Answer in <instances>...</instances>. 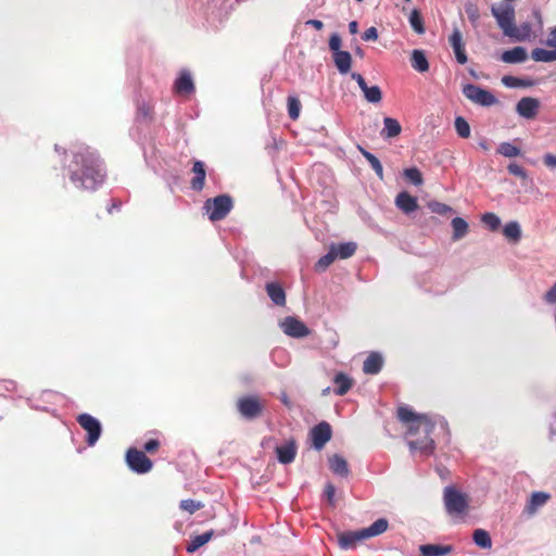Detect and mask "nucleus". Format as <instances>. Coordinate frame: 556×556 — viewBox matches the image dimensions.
<instances>
[{"label": "nucleus", "instance_id": "423d86ee", "mask_svg": "<svg viewBox=\"0 0 556 556\" xmlns=\"http://www.w3.org/2000/svg\"><path fill=\"white\" fill-rule=\"evenodd\" d=\"M491 13L495 17L498 27L502 29L505 36L509 35L515 25V9L510 2L493 4L491 7Z\"/></svg>", "mask_w": 556, "mask_h": 556}, {"label": "nucleus", "instance_id": "b1692460", "mask_svg": "<svg viewBox=\"0 0 556 556\" xmlns=\"http://www.w3.org/2000/svg\"><path fill=\"white\" fill-rule=\"evenodd\" d=\"M192 172L194 177L191 180V188L195 191H201L204 187L205 181V166L202 161H195L193 163Z\"/></svg>", "mask_w": 556, "mask_h": 556}, {"label": "nucleus", "instance_id": "c9c22d12", "mask_svg": "<svg viewBox=\"0 0 556 556\" xmlns=\"http://www.w3.org/2000/svg\"><path fill=\"white\" fill-rule=\"evenodd\" d=\"M333 382L337 386L334 390L337 395H344L352 387V380L343 372L337 374Z\"/></svg>", "mask_w": 556, "mask_h": 556}, {"label": "nucleus", "instance_id": "e2e57ef3", "mask_svg": "<svg viewBox=\"0 0 556 556\" xmlns=\"http://www.w3.org/2000/svg\"><path fill=\"white\" fill-rule=\"evenodd\" d=\"M138 110H139V114L142 115L143 117H148L150 114V110L146 105L140 106Z\"/></svg>", "mask_w": 556, "mask_h": 556}, {"label": "nucleus", "instance_id": "13d9d810", "mask_svg": "<svg viewBox=\"0 0 556 556\" xmlns=\"http://www.w3.org/2000/svg\"><path fill=\"white\" fill-rule=\"evenodd\" d=\"M548 47L556 48V26L551 29L548 38L545 42Z\"/></svg>", "mask_w": 556, "mask_h": 556}, {"label": "nucleus", "instance_id": "39448f33", "mask_svg": "<svg viewBox=\"0 0 556 556\" xmlns=\"http://www.w3.org/2000/svg\"><path fill=\"white\" fill-rule=\"evenodd\" d=\"M204 208L206 210L211 220H222L231 211L232 200L227 194H220L214 199L206 200L204 203Z\"/></svg>", "mask_w": 556, "mask_h": 556}, {"label": "nucleus", "instance_id": "680f3d73", "mask_svg": "<svg viewBox=\"0 0 556 556\" xmlns=\"http://www.w3.org/2000/svg\"><path fill=\"white\" fill-rule=\"evenodd\" d=\"M349 30L352 35L357 34L358 31V24L356 21H352L349 23Z\"/></svg>", "mask_w": 556, "mask_h": 556}, {"label": "nucleus", "instance_id": "a878e982", "mask_svg": "<svg viewBox=\"0 0 556 556\" xmlns=\"http://www.w3.org/2000/svg\"><path fill=\"white\" fill-rule=\"evenodd\" d=\"M329 468L334 475L343 478L350 473L348 462L339 454H334L329 458Z\"/></svg>", "mask_w": 556, "mask_h": 556}, {"label": "nucleus", "instance_id": "864d4df0", "mask_svg": "<svg viewBox=\"0 0 556 556\" xmlns=\"http://www.w3.org/2000/svg\"><path fill=\"white\" fill-rule=\"evenodd\" d=\"M543 299L547 304H556V282L544 294Z\"/></svg>", "mask_w": 556, "mask_h": 556}, {"label": "nucleus", "instance_id": "1a4fd4ad", "mask_svg": "<svg viewBox=\"0 0 556 556\" xmlns=\"http://www.w3.org/2000/svg\"><path fill=\"white\" fill-rule=\"evenodd\" d=\"M77 421L83 429L88 432L87 443L89 446H93L101 435V424L94 417L89 414H80L77 417Z\"/></svg>", "mask_w": 556, "mask_h": 556}, {"label": "nucleus", "instance_id": "774afa93", "mask_svg": "<svg viewBox=\"0 0 556 556\" xmlns=\"http://www.w3.org/2000/svg\"><path fill=\"white\" fill-rule=\"evenodd\" d=\"M281 401L285 405H289V400H288V396L286 394H282L281 396Z\"/></svg>", "mask_w": 556, "mask_h": 556}, {"label": "nucleus", "instance_id": "f03ea898", "mask_svg": "<svg viewBox=\"0 0 556 556\" xmlns=\"http://www.w3.org/2000/svg\"><path fill=\"white\" fill-rule=\"evenodd\" d=\"M397 417L402 422L409 424L408 434L424 435L422 438L409 440V450L413 453L418 451L422 456L432 455L435 450V443L434 440L430 438V434L437 424H440L441 428L445 429L447 427V422L441 417L432 419L429 415H418L407 406L399 407Z\"/></svg>", "mask_w": 556, "mask_h": 556}, {"label": "nucleus", "instance_id": "c85d7f7f", "mask_svg": "<svg viewBox=\"0 0 556 556\" xmlns=\"http://www.w3.org/2000/svg\"><path fill=\"white\" fill-rule=\"evenodd\" d=\"M410 64L412 67L419 73H425L429 70V62L427 60V56L425 52L419 49L413 50L410 56Z\"/></svg>", "mask_w": 556, "mask_h": 556}, {"label": "nucleus", "instance_id": "3c124183", "mask_svg": "<svg viewBox=\"0 0 556 556\" xmlns=\"http://www.w3.org/2000/svg\"><path fill=\"white\" fill-rule=\"evenodd\" d=\"M341 48V37L339 34L334 33L329 38V49L332 51V54L337 52H342Z\"/></svg>", "mask_w": 556, "mask_h": 556}, {"label": "nucleus", "instance_id": "20e7f679", "mask_svg": "<svg viewBox=\"0 0 556 556\" xmlns=\"http://www.w3.org/2000/svg\"><path fill=\"white\" fill-rule=\"evenodd\" d=\"M443 500L446 511L452 516L463 515L468 508L467 496L452 485L445 486Z\"/></svg>", "mask_w": 556, "mask_h": 556}, {"label": "nucleus", "instance_id": "79ce46f5", "mask_svg": "<svg viewBox=\"0 0 556 556\" xmlns=\"http://www.w3.org/2000/svg\"><path fill=\"white\" fill-rule=\"evenodd\" d=\"M454 125L455 130L460 138H468L470 136V126L464 117L457 116Z\"/></svg>", "mask_w": 556, "mask_h": 556}, {"label": "nucleus", "instance_id": "2f4dec72", "mask_svg": "<svg viewBox=\"0 0 556 556\" xmlns=\"http://www.w3.org/2000/svg\"><path fill=\"white\" fill-rule=\"evenodd\" d=\"M503 235L508 241L518 242L522 236L520 224L516 220L507 223L503 228Z\"/></svg>", "mask_w": 556, "mask_h": 556}, {"label": "nucleus", "instance_id": "ddd939ff", "mask_svg": "<svg viewBox=\"0 0 556 556\" xmlns=\"http://www.w3.org/2000/svg\"><path fill=\"white\" fill-rule=\"evenodd\" d=\"M351 78L357 83L358 87L361 88V90L364 93L365 99L369 103L375 104V103H379L381 101L382 91L379 86L368 87L365 78L358 73H352Z\"/></svg>", "mask_w": 556, "mask_h": 556}, {"label": "nucleus", "instance_id": "4468645a", "mask_svg": "<svg viewBox=\"0 0 556 556\" xmlns=\"http://www.w3.org/2000/svg\"><path fill=\"white\" fill-rule=\"evenodd\" d=\"M540 101L535 98L525 97L516 105V112L523 118L532 119L536 116Z\"/></svg>", "mask_w": 556, "mask_h": 556}, {"label": "nucleus", "instance_id": "052dcab7", "mask_svg": "<svg viewBox=\"0 0 556 556\" xmlns=\"http://www.w3.org/2000/svg\"><path fill=\"white\" fill-rule=\"evenodd\" d=\"M306 25L313 26L317 30H320L324 27V23L319 20H308L305 22Z\"/></svg>", "mask_w": 556, "mask_h": 556}, {"label": "nucleus", "instance_id": "5701e85b", "mask_svg": "<svg viewBox=\"0 0 556 556\" xmlns=\"http://www.w3.org/2000/svg\"><path fill=\"white\" fill-rule=\"evenodd\" d=\"M501 60L508 64L522 63L527 60V51L523 47H515L504 51L501 55Z\"/></svg>", "mask_w": 556, "mask_h": 556}, {"label": "nucleus", "instance_id": "0e129e2a", "mask_svg": "<svg viewBox=\"0 0 556 556\" xmlns=\"http://www.w3.org/2000/svg\"><path fill=\"white\" fill-rule=\"evenodd\" d=\"M479 147L484 150V151H488L490 149V144L488 142V140L483 139L479 142Z\"/></svg>", "mask_w": 556, "mask_h": 556}, {"label": "nucleus", "instance_id": "cd10ccee", "mask_svg": "<svg viewBox=\"0 0 556 556\" xmlns=\"http://www.w3.org/2000/svg\"><path fill=\"white\" fill-rule=\"evenodd\" d=\"M266 292L270 300L279 306L286 304V293L282 287L277 282H268L266 285Z\"/></svg>", "mask_w": 556, "mask_h": 556}, {"label": "nucleus", "instance_id": "69168bd1", "mask_svg": "<svg viewBox=\"0 0 556 556\" xmlns=\"http://www.w3.org/2000/svg\"><path fill=\"white\" fill-rule=\"evenodd\" d=\"M551 438L556 442V422L551 428Z\"/></svg>", "mask_w": 556, "mask_h": 556}, {"label": "nucleus", "instance_id": "9d476101", "mask_svg": "<svg viewBox=\"0 0 556 556\" xmlns=\"http://www.w3.org/2000/svg\"><path fill=\"white\" fill-rule=\"evenodd\" d=\"M237 408L240 415L249 420L257 418L263 412V405L256 396H244L238 400Z\"/></svg>", "mask_w": 556, "mask_h": 556}, {"label": "nucleus", "instance_id": "338daca9", "mask_svg": "<svg viewBox=\"0 0 556 556\" xmlns=\"http://www.w3.org/2000/svg\"><path fill=\"white\" fill-rule=\"evenodd\" d=\"M533 14H534L535 18L538 20L539 27L542 28V24L543 23H542V17H541L540 12L539 11H534Z\"/></svg>", "mask_w": 556, "mask_h": 556}, {"label": "nucleus", "instance_id": "e433bc0d", "mask_svg": "<svg viewBox=\"0 0 556 556\" xmlns=\"http://www.w3.org/2000/svg\"><path fill=\"white\" fill-rule=\"evenodd\" d=\"M475 544L481 548H491L492 540L488 531L476 529L472 533Z\"/></svg>", "mask_w": 556, "mask_h": 556}, {"label": "nucleus", "instance_id": "8fccbe9b", "mask_svg": "<svg viewBox=\"0 0 556 556\" xmlns=\"http://www.w3.org/2000/svg\"><path fill=\"white\" fill-rule=\"evenodd\" d=\"M507 170H508L509 174H511V175H514L516 177H519L521 179H527L528 178L527 170L522 166H520V165H518L516 163H510L507 166Z\"/></svg>", "mask_w": 556, "mask_h": 556}, {"label": "nucleus", "instance_id": "473e14b6", "mask_svg": "<svg viewBox=\"0 0 556 556\" xmlns=\"http://www.w3.org/2000/svg\"><path fill=\"white\" fill-rule=\"evenodd\" d=\"M357 149L362 153V155L367 160V162L370 164V166H371L372 170L376 173V175L380 179H382L383 178V167H382L381 162L378 160V157L361 146H358Z\"/></svg>", "mask_w": 556, "mask_h": 556}, {"label": "nucleus", "instance_id": "0eeeda50", "mask_svg": "<svg viewBox=\"0 0 556 556\" xmlns=\"http://www.w3.org/2000/svg\"><path fill=\"white\" fill-rule=\"evenodd\" d=\"M463 94L472 103L481 106H491L497 102L496 97L491 91L475 84H466L463 87Z\"/></svg>", "mask_w": 556, "mask_h": 556}, {"label": "nucleus", "instance_id": "c03bdc74", "mask_svg": "<svg viewBox=\"0 0 556 556\" xmlns=\"http://www.w3.org/2000/svg\"><path fill=\"white\" fill-rule=\"evenodd\" d=\"M428 207L432 213H435L441 216H445L448 213L453 212V208L448 206L447 204L438 202V201H430L428 203Z\"/></svg>", "mask_w": 556, "mask_h": 556}, {"label": "nucleus", "instance_id": "393cba45", "mask_svg": "<svg viewBox=\"0 0 556 556\" xmlns=\"http://www.w3.org/2000/svg\"><path fill=\"white\" fill-rule=\"evenodd\" d=\"M402 131V126L397 122V119L392 117H384L383 118V128L380 131V136L383 139H390L399 136Z\"/></svg>", "mask_w": 556, "mask_h": 556}, {"label": "nucleus", "instance_id": "603ef678", "mask_svg": "<svg viewBox=\"0 0 556 556\" xmlns=\"http://www.w3.org/2000/svg\"><path fill=\"white\" fill-rule=\"evenodd\" d=\"M362 39L364 41H375L378 39V30L376 27L371 26L369 28H367L363 35H362Z\"/></svg>", "mask_w": 556, "mask_h": 556}, {"label": "nucleus", "instance_id": "4be33fe9", "mask_svg": "<svg viewBox=\"0 0 556 556\" xmlns=\"http://www.w3.org/2000/svg\"><path fill=\"white\" fill-rule=\"evenodd\" d=\"M421 556H446L453 552L452 545L422 544L419 546Z\"/></svg>", "mask_w": 556, "mask_h": 556}, {"label": "nucleus", "instance_id": "7ed1b4c3", "mask_svg": "<svg viewBox=\"0 0 556 556\" xmlns=\"http://www.w3.org/2000/svg\"><path fill=\"white\" fill-rule=\"evenodd\" d=\"M388 527V520L386 518H379L367 528L340 533L338 535V543L342 549H352L358 542L384 533Z\"/></svg>", "mask_w": 556, "mask_h": 556}, {"label": "nucleus", "instance_id": "ea45409f", "mask_svg": "<svg viewBox=\"0 0 556 556\" xmlns=\"http://www.w3.org/2000/svg\"><path fill=\"white\" fill-rule=\"evenodd\" d=\"M336 260L334 249L329 248L328 253L323 255L315 264L317 271L326 270Z\"/></svg>", "mask_w": 556, "mask_h": 556}, {"label": "nucleus", "instance_id": "58836bf2", "mask_svg": "<svg viewBox=\"0 0 556 556\" xmlns=\"http://www.w3.org/2000/svg\"><path fill=\"white\" fill-rule=\"evenodd\" d=\"M497 153L505 157H516L521 154V150L511 142H502L497 148Z\"/></svg>", "mask_w": 556, "mask_h": 556}, {"label": "nucleus", "instance_id": "2eb2a0df", "mask_svg": "<svg viewBox=\"0 0 556 556\" xmlns=\"http://www.w3.org/2000/svg\"><path fill=\"white\" fill-rule=\"evenodd\" d=\"M448 42L451 47L453 48V51L455 53V58L459 64H465L468 61L466 51H465V45L463 42V35L460 30L455 27L453 29V33L451 34L448 38Z\"/></svg>", "mask_w": 556, "mask_h": 556}, {"label": "nucleus", "instance_id": "412c9836", "mask_svg": "<svg viewBox=\"0 0 556 556\" xmlns=\"http://www.w3.org/2000/svg\"><path fill=\"white\" fill-rule=\"evenodd\" d=\"M532 36L533 30L530 23L528 22L522 23L519 26L514 25L513 30L509 31V35H507V37L518 42L528 41L532 38Z\"/></svg>", "mask_w": 556, "mask_h": 556}, {"label": "nucleus", "instance_id": "a19ab883", "mask_svg": "<svg viewBox=\"0 0 556 556\" xmlns=\"http://www.w3.org/2000/svg\"><path fill=\"white\" fill-rule=\"evenodd\" d=\"M481 222L491 230V231H495L500 228L501 226V218L494 214V213H491V212H488V213H484L482 216H481Z\"/></svg>", "mask_w": 556, "mask_h": 556}, {"label": "nucleus", "instance_id": "9b49d317", "mask_svg": "<svg viewBox=\"0 0 556 556\" xmlns=\"http://www.w3.org/2000/svg\"><path fill=\"white\" fill-rule=\"evenodd\" d=\"M282 331L292 338H304L309 334V329L300 319L288 316L281 323Z\"/></svg>", "mask_w": 556, "mask_h": 556}, {"label": "nucleus", "instance_id": "6e6d98bb", "mask_svg": "<svg viewBox=\"0 0 556 556\" xmlns=\"http://www.w3.org/2000/svg\"><path fill=\"white\" fill-rule=\"evenodd\" d=\"M543 162H544L546 167H548L551 169H555L556 168V155H554L552 153H546L543 156Z\"/></svg>", "mask_w": 556, "mask_h": 556}, {"label": "nucleus", "instance_id": "4c0bfd02", "mask_svg": "<svg viewBox=\"0 0 556 556\" xmlns=\"http://www.w3.org/2000/svg\"><path fill=\"white\" fill-rule=\"evenodd\" d=\"M408 22L415 33H417L418 35L425 34L426 29L424 26V20H422V16H421L419 10L414 9L410 12V14L408 16Z\"/></svg>", "mask_w": 556, "mask_h": 556}, {"label": "nucleus", "instance_id": "f3484780", "mask_svg": "<svg viewBox=\"0 0 556 556\" xmlns=\"http://www.w3.org/2000/svg\"><path fill=\"white\" fill-rule=\"evenodd\" d=\"M395 205L405 214H410L418 207L417 199L406 191H402L396 195Z\"/></svg>", "mask_w": 556, "mask_h": 556}, {"label": "nucleus", "instance_id": "c756f323", "mask_svg": "<svg viewBox=\"0 0 556 556\" xmlns=\"http://www.w3.org/2000/svg\"><path fill=\"white\" fill-rule=\"evenodd\" d=\"M214 534L213 530L206 531L202 534L195 535L191 539V541L188 543L186 551L190 554L195 553L201 546L210 542Z\"/></svg>", "mask_w": 556, "mask_h": 556}, {"label": "nucleus", "instance_id": "f257e3e1", "mask_svg": "<svg viewBox=\"0 0 556 556\" xmlns=\"http://www.w3.org/2000/svg\"><path fill=\"white\" fill-rule=\"evenodd\" d=\"M66 168L70 180L78 189L93 191L105 178L102 161L96 151L86 146H79L73 152V159Z\"/></svg>", "mask_w": 556, "mask_h": 556}, {"label": "nucleus", "instance_id": "7c9ffc66", "mask_svg": "<svg viewBox=\"0 0 556 556\" xmlns=\"http://www.w3.org/2000/svg\"><path fill=\"white\" fill-rule=\"evenodd\" d=\"M330 248L334 249L336 258L345 260L355 253L357 245L354 242H345L340 244H331Z\"/></svg>", "mask_w": 556, "mask_h": 556}, {"label": "nucleus", "instance_id": "dca6fc26", "mask_svg": "<svg viewBox=\"0 0 556 556\" xmlns=\"http://www.w3.org/2000/svg\"><path fill=\"white\" fill-rule=\"evenodd\" d=\"M551 495L545 492H533L525 506V513L528 516H533L541 507H543Z\"/></svg>", "mask_w": 556, "mask_h": 556}, {"label": "nucleus", "instance_id": "6ab92c4d", "mask_svg": "<svg viewBox=\"0 0 556 556\" xmlns=\"http://www.w3.org/2000/svg\"><path fill=\"white\" fill-rule=\"evenodd\" d=\"M383 365V358L380 353L371 352L363 364V371L367 375H377Z\"/></svg>", "mask_w": 556, "mask_h": 556}, {"label": "nucleus", "instance_id": "f704fd0d", "mask_svg": "<svg viewBox=\"0 0 556 556\" xmlns=\"http://www.w3.org/2000/svg\"><path fill=\"white\" fill-rule=\"evenodd\" d=\"M531 58L535 62L548 63V62L556 61V48L553 49V50H546V49H543V48H535L531 52Z\"/></svg>", "mask_w": 556, "mask_h": 556}, {"label": "nucleus", "instance_id": "de8ad7c7", "mask_svg": "<svg viewBox=\"0 0 556 556\" xmlns=\"http://www.w3.org/2000/svg\"><path fill=\"white\" fill-rule=\"evenodd\" d=\"M301 103L298 98L289 97L288 98V114L289 117L295 121L300 116Z\"/></svg>", "mask_w": 556, "mask_h": 556}, {"label": "nucleus", "instance_id": "49530a36", "mask_svg": "<svg viewBox=\"0 0 556 556\" xmlns=\"http://www.w3.org/2000/svg\"><path fill=\"white\" fill-rule=\"evenodd\" d=\"M404 176L415 186H420L424 181L420 170L416 167L404 169Z\"/></svg>", "mask_w": 556, "mask_h": 556}, {"label": "nucleus", "instance_id": "72a5a7b5", "mask_svg": "<svg viewBox=\"0 0 556 556\" xmlns=\"http://www.w3.org/2000/svg\"><path fill=\"white\" fill-rule=\"evenodd\" d=\"M453 240L457 241L464 238L468 232V223L462 217H454L452 219Z\"/></svg>", "mask_w": 556, "mask_h": 556}, {"label": "nucleus", "instance_id": "a211bd4d", "mask_svg": "<svg viewBox=\"0 0 556 556\" xmlns=\"http://www.w3.org/2000/svg\"><path fill=\"white\" fill-rule=\"evenodd\" d=\"M277 458L281 464H290L296 455V445L293 440L287 441L285 444L276 447Z\"/></svg>", "mask_w": 556, "mask_h": 556}, {"label": "nucleus", "instance_id": "bf43d9fd", "mask_svg": "<svg viewBox=\"0 0 556 556\" xmlns=\"http://www.w3.org/2000/svg\"><path fill=\"white\" fill-rule=\"evenodd\" d=\"M0 386L3 387L2 389H4L5 391H14L16 388L15 382L12 380H4L0 382Z\"/></svg>", "mask_w": 556, "mask_h": 556}, {"label": "nucleus", "instance_id": "6e6552de", "mask_svg": "<svg viewBox=\"0 0 556 556\" xmlns=\"http://www.w3.org/2000/svg\"><path fill=\"white\" fill-rule=\"evenodd\" d=\"M126 463L128 467L137 473H147L152 468V462L142 451L137 448H129L127 451Z\"/></svg>", "mask_w": 556, "mask_h": 556}, {"label": "nucleus", "instance_id": "09e8293b", "mask_svg": "<svg viewBox=\"0 0 556 556\" xmlns=\"http://www.w3.org/2000/svg\"><path fill=\"white\" fill-rule=\"evenodd\" d=\"M180 509L188 511L189 514H193L197 510L201 509L203 507V504L201 502L193 501L191 498L182 500L179 503Z\"/></svg>", "mask_w": 556, "mask_h": 556}, {"label": "nucleus", "instance_id": "a18cd8bd", "mask_svg": "<svg viewBox=\"0 0 556 556\" xmlns=\"http://www.w3.org/2000/svg\"><path fill=\"white\" fill-rule=\"evenodd\" d=\"M465 13L468 16V20L471 22V24H476L480 17L479 8L473 2H466L464 5Z\"/></svg>", "mask_w": 556, "mask_h": 556}, {"label": "nucleus", "instance_id": "37998d69", "mask_svg": "<svg viewBox=\"0 0 556 556\" xmlns=\"http://www.w3.org/2000/svg\"><path fill=\"white\" fill-rule=\"evenodd\" d=\"M502 84L507 88L528 87L531 85L530 81H526L521 78L510 76V75L503 76Z\"/></svg>", "mask_w": 556, "mask_h": 556}, {"label": "nucleus", "instance_id": "aec40b11", "mask_svg": "<svg viewBox=\"0 0 556 556\" xmlns=\"http://www.w3.org/2000/svg\"><path fill=\"white\" fill-rule=\"evenodd\" d=\"M174 89L179 94H190L194 91V84L189 72H181L174 84Z\"/></svg>", "mask_w": 556, "mask_h": 556}, {"label": "nucleus", "instance_id": "5fc2aeb1", "mask_svg": "<svg viewBox=\"0 0 556 556\" xmlns=\"http://www.w3.org/2000/svg\"><path fill=\"white\" fill-rule=\"evenodd\" d=\"M334 494H336L334 485L330 482L327 483L325 486V496L331 505H333V503H334Z\"/></svg>", "mask_w": 556, "mask_h": 556}, {"label": "nucleus", "instance_id": "f8f14e48", "mask_svg": "<svg viewBox=\"0 0 556 556\" xmlns=\"http://www.w3.org/2000/svg\"><path fill=\"white\" fill-rule=\"evenodd\" d=\"M331 427L328 422L321 421L316 425L309 432L314 448L317 451L321 450L331 439Z\"/></svg>", "mask_w": 556, "mask_h": 556}, {"label": "nucleus", "instance_id": "bb28decb", "mask_svg": "<svg viewBox=\"0 0 556 556\" xmlns=\"http://www.w3.org/2000/svg\"><path fill=\"white\" fill-rule=\"evenodd\" d=\"M332 59L340 74L345 75L350 72L352 65V56L350 52H337L336 54H332Z\"/></svg>", "mask_w": 556, "mask_h": 556}, {"label": "nucleus", "instance_id": "4d7b16f0", "mask_svg": "<svg viewBox=\"0 0 556 556\" xmlns=\"http://www.w3.org/2000/svg\"><path fill=\"white\" fill-rule=\"evenodd\" d=\"M160 446V443L157 440L151 439L144 444V451L148 453H152L157 450Z\"/></svg>", "mask_w": 556, "mask_h": 556}]
</instances>
